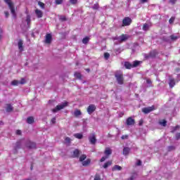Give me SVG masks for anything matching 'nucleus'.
Wrapping results in <instances>:
<instances>
[{"label":"nucleus","mask_w":180,"mask_h":180,"mask_svg":"<svg viewBox=\"0 0 180 180\" xmlns=\"http://www.w3.org/2000/svg\"><path fill=\"white\" fill-rule=\"evenodd\" d=\"M115 77L117 79V84H119V85H123L124 82V78L123 77V72H122V71H117L115 73Z\"/></svg>","instance_id":"f257e3e1"},{"label":"nucleus","mask_w":180,"mask_h":180,"mask_svg":"<svg viewBox=\"0 0 180 180\" xmlns=\"http://www.w3.org/2000/svg\"><path fill=\"white\" fill-rule=\"evenodd\" d=\"M67 106H68V102L65 101L56 105V107L52 110V112L53 113H57V112L61 110L62 109H64L65 108H67Z\"/></svg>","instance_id":"f03ea898"},{"label":"nucleus","mask_w":180,"mask_h":180,"mask_svg":"<svg viewBox=\"0 0 180 180\" xmlns=\"http://www.w3.org/2000/svg\"><path fill=\"white\" fill-rule=\"evenodd\" d=\"M6 4L8 5V7L11 10V12L13 16V18H16V13L15 12V7H13V4L11 0H4Z\"/></svg>","instance_id":"7ed1b4c3"},{"label":"nucleus","mask_w":180,"mask_h":180,"mask_svg":"<svg viewBox=\"0 0 180 180\" xmlns=\"http://www.w3.org/2000/svg\"><path fill=\"white\" fill-rule=\"evenodd\" d=\"M153 110H155V106L152 105L150 107L143 108L142 109V112L145 113V115H148V113H150V112H153Z\"/></svg>","instance_id":"20e7f679"},{"label":"nucleus","mask_w":180,"mask_h":180,"mask_svg":"<svg viewBox=\"0 0 180 180\" xmlns=\"http://www.w3.org/2000/svg\"><path fill=\"white\" fill-rule=\"evenodd\" d=\"M89 143H91L93 146H94V144H96V136L95 135V134H91L89 136Z\"/></svg>","instance_id":"39448f33"},{"label":"nucleus","mask_w":180,"mask_h":180,"mask_svg":"<svg viewBox=\"0 0 180 180\" xmlns=\"http://www.w3.org/2000/svg\"><path fill=\"white\" fill-rule=\"evenodd\" d=\"M94 110H96V106H95V105L91 104L88 106L87 113H89V115H92V113H94Z\"/></svg>","instance_id":"423d86ee"},{"label":"nucleus","mask_w":180,"mask_h":180,"mask_svg":"<svg viewBox=\"0 0 180 180\" xmlns=\"http://www.w3.org/2000/svg\"><path fill=\"white\" fill-rule=\"evenodd\" d=\"M131 18H130L129 17H126L122 20V26H129V25H131Z\"/></svg>","instance_id":"0eeeda50"},{"label":"nucleus","mask_w":180,"mask_h":180,"mask_svg":"<svg viewBox=\"0 0 180 180\" xmlns=\"http://www.w3.org/2000/svg\"><path fill=\"white\" fill-rule=\"evenodd\" d=\"M136 122L134 121V119H132L131 117H129L127 119L126 124L127 126H134V124Z\"/></svg>","instance_id":"6e6552de"},{"label":"nucleus","mask_w":180,"mask_h":180,"mask_svg":"<svg viewBox=\"0 0 180 180\" xmlns=\"http://www.w3.org/2000/svg\"><path fill=\"white\" fill-rule=\"evenodd\" d=\"M18 46V50H20V51H23V40L19 39Z\"/></svg>","instance_id":"1a4fd4ad"},{"label":"nucleus","mask_w":180,"mask_h":180,"mask_svg":"<svg viewBox=\"0 0 180 180\" xmlns=\"http://www.w3.org/2000/svg\"><path fill=\"white\" fill-rule=\"evenodd\" d=\"M169 85L170 88H174V86H175V79L174 78L169 77Z\"/></svg>","instance_id":"9d476101"},{"label":"nucleus","mask_w":180,"mask_h":180,"mask_svg":"<svg viewBox=\"0 0 180 180\" xmlns=\"http://www.w3.org/2000/svg\"><path fill=\"white\" fill-rule=\"evenodd\" d=\"M51 34H47L46 35V39H45V42L47 44H50V43H51Z\"/></svg>","instance_id":"9b49d317"},{"label":"nucleus","mask_w":180,"mask_h":180,"mask_svg":"<svg viewBox=\"0 0 180 180\" xmlns=\"http://www.w3.org/2000/svg\"><path fill=\"white\" fill-rule=\"evenodd\" d=\"M150 27H151V23H145L143 25V30H144L145 32H147V30H150Z\"/></svg>","instance_id":"f8f14e48"},{"label":"nucleus","mask_w":180,"mask_h":180,"mask_svg":"<svg viewBox=\"0 0 180 180\" xmlns=\"http://www.w3.org/2000/svg\"><path fill=\"white\" fill-rule=\"evenodd\" d=\"M79 154H81V152L78 149H75L73 151V158H78L79 157Z\"/></svg>","instance_id":"ddd939ff"},{"label":"nucleus","mask_w":180,"mask_h":180,"mask_svg":"<svg viewBox=\"0 0 180 180\" xmlns=\"http://www.w3.org/2000/svg\"><path fill=\"white\" fill-rule=\"evenodd\" d=\"M130 148L129 147H125L123 148V150H122V154L124 155H129V153H130Z\"/></svg>","instance_id":"4468645a"},{"label":"nucleus","mask_w":180,"mask_h":180,"mask_svg":"<svg viewBox=\"0 0 180 180\" xmlns=\"http://www.w3.org/2000/svg\"><path fill=\"white\" fill-rule=\"evenodd\" d=\"M13 110V106L11 104H6V111L8 112V113L12 112Z\"/></svg>","instance_id":"2eb2a0df"},{"label":"nucleus","mask_w":180,"mask_h":180,"mask_svg":"<svg viewBox=\"0 0 180 180\" xmlns=\"http://www.w3.org/2000/svg\"><path fill=\"white\" fill-rule=\"evenodd\" d=\"M104 154L105 155V157H109V155L112 154V150H110L109 148H105Z\"/></svg>","instance_id":"dca6fc26"},{"label":"nucleus","mask_w":180,"mask_h":180,"mask_svg":"<svg viewBox=\"0 0 180 180\" xmlns=\"http://www.w3.org/2000/svg\"><path fill=\"white\" fill-rule=\"evenodd\" d=\"M124 67L127 70H131V68H133V64H131V63H130L129 62H125Z\"/></svg>","instance_id":"f3484780"},{"label":"nucleus","mask_w":180,"mask_h":180,"mask_svg":"<svg viewBox=\"0 0 180 180\" xmlns=\"http://www.w3.org/2000/svg\"><path fill=\"white\" fill-rule=\"evenodd\" d=\"M127 39V36L125 34H122L120 37H119L118 40L119 41H126V39Z\"/></svg>","instance_id":"a211bd4d"},{"label":"nucleus","mask_w":180,"mask_h":180,"mask_svg":"<svg viewBox=\"0 0 180 180\" xmlns=\"http://www.w3.org/2000/svg\"><path fill=\"white\" fill-rule=\"evenodd\" d=\"M35 13L37 16V18H42L43 17V13L41 12V11L40 10H36L35 11Z\"/></svg>","instance_id":"6ab92c4d"},{"label":"nucleus","mask_w":180,"mask_h":180,"mask_svg":"<svg viewBox=\"0 0 180 180\" xmlns=\"http://www.w3.org/2000/svg\"><path fill=\"white\" fill-rule=\"evenodd\" d=\"M82 164L83 167H87V165H89V164H91V160L87 159L86 160L82 162Z\"/></svg>","instance_id":"aec40b11"},{"label":"nucleus","mask_w":180,"mask_h":180,"mask_svg":"<svg viewBox=\"0 0 180 180\" xmlns=\"http://www.w3.org/2000/svg\"><path fill=\"white\" fill-rule=\"evenodd\" d=\"M34 122V118H33V117H29L27 118V123H28V124H32Z\"/></svg>","instance_id":"412c9836"},{"label":"nucleus","mask_w":180,"mask_h":180,"mask_svg":"<svg viewBox=\"0 0 180 180\" xmlns=\"http://www.w3.org/2000/svg\"><path fill=\"white\" fill-rule=\"evenodd\" d=\"M141 64V61L135 60L133 62L132 67L133 68H136V67H139Z\"/></svg>","instance_id":"4be33fe9"},{"label":"nucleus","mask_w":180,"mask_h":180,"mask_svg":"<svg viewBox=\"0 0 180 180\" xmlns=\"http://www.w3.org/2000/svg\"><path fill=\"white\" fill-rule=\"evenodd\" d=\"M112 171H122V167L116 165L112 168Z\"/></svg>","instance_id":"5701e85b"},{"label":"nucleus","mask_w":180,"mask_h":180,"mask_svg":"<svg viewBox=\"0 0 180 180\" xmlns=\"http://www.w3.org/2000/svg\"><path fill=\"white\" fill-rule=\"evenodd\" d=\"M159 124H160V126H162L163 127H167V120H162L159 122Z\"/></svg>","instance_id":"b1692460"},{"label":"nucleus","mask_w":180,"mask_h":180,"mask_svg":"<svg viewBox=\"0 0 180 180\" xmlns=\"http://www.w3.org/2000/svg\"><path fill=\"white\" fill-rule=\"evenodd\" d=\"M74 137H75V139H79V140H81L84 137V135H82V134L77 133L74 134Z\"/></svg>","instance_id":"393cba45"},{"label":"nucleus","mask_w":180,"mask_h":180,"mask_svg":"<svg viewBox=\"0 0 180 180\" xmlns=\"http://www.w3.org/2000/svg\"><path fill=\"white\" fill-rule=\"evenodd\" d=\"M146 84H148L147 85L148 88H151V86H153V82L150 79H146Z\"/></svg>","instance_id":"a878e982"},{"label":"nucleus","mask_w":180,"mask_h":180,"mask_svg":"<svg viewBox=\"0 0 180 180\" xmlns=\"http://www.w3.org/2000/svg\"><path fill=\"white\" fill-rule=\"evenodd\" d=\"M110 165H112V161H108L104 164V165L103 166V168L106 169V168H108V167H110Z\"/></svg>","instance_id":"bb28decb"},{"label":"nucleus","mask_w":180,"mask_h":180,"mask_svg":"<svg viewBox=\"0 0 180 180\" xmlns=\"http://www.w3.org/2000/svg\"><path fill=\"white\" fill-rule=\"evenodd\" d=\"M74 115L75 117H78V116H81V115H82V112H81V110H75Z\"/></svg>","instance_id":"cd10ccee"},{"label":"nucleus","mask_w":180,"mask_h":180,"mask_svg":"<svg viewBox=\"0 0 180 180\" xmlns=\"http://www.w3.org/2000/svg\"><path fill=\"white\" fill-rule=\"evenodd\" d=\"M85 160H86V155H82L79 157V161L80 162H83V161H85Z\"/></svg>","instance_id":"c85d7f7f"},{"label":"nucleus","mask_w":180,"mask_h":180,"mask_svg":"<svg viewBox=\"0 0 180 180\" xmlns=\"http://www.w3.org/2000/svg\"><path fill=\"white\" fill-rule=\"evenodd\" d=\"M89 37H86L82 39V43L83 44H87V43H89Z\"/></svg>","instance_id":"c756f323"},{"label":"nucleus","mask_w":180,"mask_h":180,"mask_svg":"<svg viewBox=\"0 0 180 180\" xmlns=\"http://www.w3.org/2000/svg\"><path fill=\"white\" fill-rule=\"evenodd\" d=\"M20 82L18 80H13V82H11V85L14 86H17L18 85H19Z\"/></svg>","instance_id":"7c9ffc66"},{"label":"nucleus","mask_w":180,"mask_h":180,"mask_svg":"<svg viewBox=\"0 0 180 180\" xmlns=\"http://www.w3.org/2000/svg\"><path fill=\"white\" fill-rule=\"evenodd\" d=\"M177 130H179V126H176V127H173L172 128V133H175V131H176Z\"/></svg>","instance_id":"2f4dec72"},{"label":"nucleus","mask_w":180,"mask_h":180,"mask_svg":"<svg viewBox=\"0 0 180 180\" xmlns=\"http://www.w3.org/2000/svg\"><path fill=\"white\" fill-rule=\"evenodd\" d=\"M170 39L172 41H175V40H177V39H179V37L175 35H171Z\"/></svg>","instance_id":"473e14b6"},{"label":"nucleus","mask_w":180,"mask_h":180,"mask_svg":"<svg viewBox=\"0 0 180 180\" xmlns=\"http://www.w3.org/2000/svg\"><path fill=\"white\" fill-rule=\"evenodd\" d=\"M26 22H27V25L29 26V25H30V22H31L30 15H27Z\"/></svg>","instance_id":"72a5a7b5"},{"label":"nucleus","mask_w":180,"mask_h":180,"mask_svg":"<svg viewBox=\"0 0 180 180\" xmlns=\"http://www.w3.org/2000/svg\"><path fill=\"white\" fill-rule=\"evenodd\" d=\"M175 150V146H170L167 147V151H174Z\"/></svg>","instance_id":"f704fd0d"},{"label":"nucleus","mask_w":180,"mask_h":180,"mask_svg":"<svg viewBox=\"0 0 180 180\" xmlns=\"http://www.w3.org/2000/svg\"><path fill=\"white\" fill-rule=\"evenodd\" d=\"M75 77L76 78H78L79 79H81V77H82L81 73H79V72H75Z\"/></svg>","instance_id":"c9c22d12"},{"label":"nucleus","mask_w":180,"mask_h":180,"mask_svg":"<svg viewBox=\"0 0 180 180\" xmlns=\"http://www.w3.org/2000/svg\"><path fill=\"white\" fill-rule=\"evenodd\" d=\"M29 148H36V143H30L29 145Z\"/></svg>","instance_id":"e433bc0d"},{"label":"nucleus","mask_w":180,"mask_h":180,"mask_svg":"<svg viewBox=\"0 0 180 180\" xmlns=\"http://www.w3.org/2000/svg\"><path fill=\"white\" fill-rule=\"evenodd\" d=\"M38 5L40 6V8H41V9H44V4L43 2L39 1Z\"/></svg>","instance_id":"4c0bfd02"},{"label":"nucleus","mask_w":180,"mask_h":180,"mask_svg":"<svg viewBox=\"0 0 180 180\" xmlns=\"http://www.w3.org/2000/svg\"><path fill=\"white\" fill-rule=\"evenodd\" d=\"M21 143L20 142H17L15 144V150H18V148H20Z\"/></svg>","instance_id":"58836bf2"},{"label":"nucleus","mask_w":180,"mask_h":180,"mask_svg":"<svg viewBox=\"0 0 180 180\" xmlns=\"http://www.w3.org/2000/svg\"><path fill=\"white\" fill-rule=\"evenodd\" d=\"M59 20H61V22H65V20H67V18H65V16L61 15V16L59 18Z\"/></svg>","instance_id":"ea45409f"},{"label":"nucleus","mask_w":180,"mask_h":180,"mask_svg":"<svg viewBox=\"0 0 180 180\" xmlns=\"http://www.w3.org/2000/svg\"><path fill=\"white\" fill-rule=\"evenodd\" d=\"M110 57V54H109V53H104V58H105V60H108Z\"/></svg>","instance_id":"a19ab883"},{"label":"nucleus","mask_w":180,"mask_h":180,"mask_svg":"<svg viewBox=\"0 0 180 180\" xmlns=\"http://www.w3.org/2000/svg\"><path fill=\"white\" fill-rule=\"evenodd\" d=\"M65 141L67 144H70V143H71V139H70V137H66Z\"/></svg>","instance_id":"79ce46f5"},{"label":"nucleus","mask_w":180,"mask_h":180,"mask_svg":"<svg viewBox=\"0 0 180 180\" xmlns=\"http://www.w3.org/2000/svg\"><path fill=\"white\" fill-rule=\"evenodd\" d=\"M108 158H109L108 156H103L101 158L100 161H101V162H105V160H108Z\"/></svg>","instance_id":"37998d69"},{"label":"nucleus","mask_w":180,"mask_h":180,"mask_svg":"<svg viewBox=\"0 0 180 180\" xmlns=\"http://www.w3.org/2000/svg\"><path fill=\"white\" fill-rule=\"evenodd\" d=\"M123 51V49L119 48L115 50V53H117V54H120V53Z\"/></svg>","instance_id":"c03bdc74"},{"label":"nucleus","mask_w":180,"mask_h":180,"mask_svg":"<svg viewBox=\"0 0 180 180\" xmlns=\"http://www.w3.org/2000/svg\"><path fill=\"white\" fill-rule=\"evenodd\" d=\"M122 140H127L129 139L128 135H122L121 137Z\"/></svg>","instance_id":"a18cd8bd"},{"label":"nucleus","mask_w":180,"mask_h":180,"mask_svg":"<svg viewBox=\"0 0 180 180\" xmlns=\"http://www.w3.org/2000/svg\"><path fill=\"white\" fill-rule=\"evenodd\" d=\"M150 58L153 57H155V51H151L150 53H149Z\"/></svg>","instance_id":"49530a36"},{"label":"nucleus","mask_w":180,"mask_h":180,"mask_svg":"<svg viewBox=\"0 0 180 180\" xmlns=\"http://www.w3.org/2000/svg\"><path fill=\"white\" fill-rule=\"evenodd\" d=\"M19 82L21 85H23L24 84H26V80L24 78H22Z\"/></svg>","instance_id":"de8ad7c7"},{"label":"nucleus","mask_w":180,"mask_h":180,"mask_svg":"<svg viewBox=\"0 0 180 180\" xmlns=\"http://www.w3.org/2000/svg\"><path fill=\"white\" fill-rule=\"evenodd\" d=\"M174 20H175V18L172 17L169 20V22L170 23V25H172V23H174Z\"/></svg>","instance_id":"09e8293b"},{"label":"nucleus","mask_w":180,"mask_h":180,"mask_svg":"<svg viewBox=\"0 0 180 180\" xmlns=\"http://www.w3.org/2000/svg\"><path fill=\"white\" fill-rule=\"evenodd\" d=\"M56 5H61L63 4V0H56Z\"/></svg>","instance_id":"8fccbe9b"},{"label":"nucleus","mask_w":180,"mask_h":180,"mask_svg":"<svg viewBox=\"0 0 180 180\" xmlns=\"http://www.w3.org/2000/svg\"><path fill=\"white\" fill-rule=\"evenodd\" d=\"M180 139V133H178L175 136V140H179Z\"/></svg>","instance_id":"3c124183"},{"label":"nucleus","mask_w":180,"mask_h":180,"mask_svg":"<svg viewBox=\"0 0 180 180\" xmlns=\"http://www.w3.org/2000/svg\"><path fill=\"white\" fill-rule=\"evenodd\" d=\"M144 57H145V58H151L150 53H145Z\"/></svg>","instance_id":"603ef678"},{"label":"nucleus","mask_w":180,"mask_h":180,"mask_svg":"<svg viewBox=\"0 0 180 180\" xmlns=\"http://www.w3.org/2000/svg\"><path fill=\"white\" fill-rule=\"evenodd\" d=\"M94 180H101V176L98 174H96L94 177Z\"/></svg>","instance_id":"864d4df0"},{"label":"nucleus","mask_w":180,"mask_h":180,"mask_svg":"<svg viewBox=\"0 0 180 180\" xmlns=\"http://www.w3.org/2000/svg\"><path fill=\"white\" fill-rule=\"evenodd\" d=\"M51 122L52 124H56V117L52 118Z\"/></svg>","instance_id":"5fc2aeb1"},{"label":"nucleus","mask_w":180,"mask_h":180,"mask_svg":"<svg viewBox=\"0 0 180 180\" xmlns=\"http://www.w3.org/2000/svg\"><path fill=\"white\" fill-rule=\"evenodd\" d=\"M70 3H72L73 5H75V4H77V2H78V0H70Z\"/></svg>","instance_id":"6e6d98bb"},{"label":"nucleus","mask_w":180,"mask_h":180,"mask_svg":"<svg viewBox=\"0 0 180 180\" xmlns=\"http://www.w3.org/2000/svg\"><path fill=\"white\" fill-rule=\"evenodd\" d=\"M98 8H99V5H98V4H94L93 6V9H98Z\"/></svg>","instance_id":"4d7b16f0"},{"label":"nucleus","mask_w":180,"mask_h":180,"mask_svg":"<svg viewBox=\"0 0 180 180\" xmlns=\"http://www.w3.org/2000/svg\"><path fill=\"white\" fill-rule=\"evenodd\" d=\"M16 134H18V136H20V134H22V131H20V129L17 130Z\"/></svg>","instance_id":"13d9d810"},{"label":"nucleus","mask_w":180,"mask_h":180,"mask_svg":"<svg viewBox=\"0 0 180 180\" xmlns=\"http://www.w3.org/2000/svg\"><path fill=\"white\" fill-rule=\"evenodd\" d=\"M4 15H5L6 18H9V13L8 11H5Z\"/></svg>","instance_id":"bf43d9fd"},{"label":"nucleus","mask_w":180,"mask_h":180,"mask_svg":"<svg viewBox=\"0 0 180 180\" xmlns=\"http://www.w3.org/2000/svg\"><path fill=\"white\" fill-rule=\"evenodd\" d=\"M175 2H176V0H169V3L172 4V5H174V4H175Z\"/></svg>","instance_id":"052dcab7"},{"label":"nucleus","mask_w":180,"mask_h":180,"mask_svg":"<svg viewBox=\"0 0 180 180\" xmlns=\"http://www.w3.org/2000/svg\"><path fill=\"white\" fill-rule=\"evenodd\" d=\"M136 165L138 166L141 165V160H138V162H136Z\"/></svg>","instance_id":"680f3d73"},{"label":"nucleus","mask_w":180,"mask_h":180,"mask_svg":"<svg viewBox=\"0 0 180 180\" xmlns=\"http://www.w3.org/2000/svg\"><path fill=\"white\" fill-rule=\"evenodd\" d=\"M2 30H0V40H2Z\"/></svg>","instance_id":"e2e57ef3"},{"label":"nucleus","mask_w":180,"mask_h":180,"mask_svg":"<svg viewBox=\"0 0 180 180\" xmlns=\"http://www.w3.org/2000/svg\"><path fill=\"white\" fill-rule=\"evenodd\" d=\"M127 180H134V176H131L130 178L127 179Z\"/></svg>","instance_id":"0e129e2a"},{"label":"nucleus","mask_w":180,"mask_h":180,"mask_svg":"<svg viewBox=\"0 0 180 180\" xmlns=\"http://www.w3.org/2000/svg\"><path fill=\"white\" fill-rule=\"evenodd\" d=\"M143 4H146L147 2V0H141Z\"/></svg>","instance_id":"69168bd1"},{"label":"nucleus","mask_w":180,"mask_h":180,"mask_svg":"<svg viewBox=\"0 0 180 180\" xmlns=\"http://www.w3.org/2000/svg\"><path fill=\"white\" fill-rule=\"evenodd\" d=\"M32 37H34V34L32 33Z\"/></svg>","instance_id":"338daca9"},{"label":"nucleus","mask_w":180,"mask_h":180,"mask_svg":"<svg viewBox=\"0 0 180 180\" xmlns=\"http://www.w3.org/2000/svg\"><path fill=\"white\" fill-rule=\"evenodd\" d=\"M86 71H87L88 72H89V69H86Z\"/></svg>","instance_id":"774afa93"}]
</instances>
